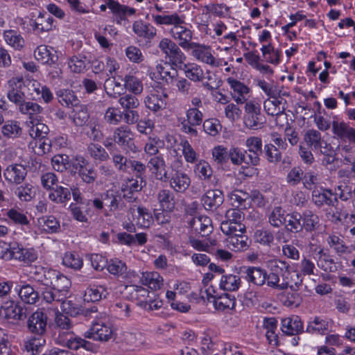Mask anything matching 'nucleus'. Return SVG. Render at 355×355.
<instances>
[{
    "label": "nucleus",
    "instance_id": "f257e3e1",
    "mask_svg": "<svg viewBox=\"0 0 355 355\" xmlns=\"http://www.w3.org/2000/svg\"><path fill=\"white\" fill-rule=\"evenodd\" d=\"M71 285L70 279L57 270L55 278L53 280L51 288H44L42 291V300L47 304H51L54 301L66 300Z\"/></svg>",
    "mask_w": 355,
    "mask_h": 355
},
{
    "label": "nucleus",
    "instance_id": "f03ea898",
    "mask_svg": "<svg viewBox=\"0 0 355 355\" xmlns=\"http://www.w3.org/2000/svg\"><path fill=\"white\" fill-rule=\"evenodd\" d=\"M159 49L164 53L165 58L171 68L182 69L186 60V55L180 49V46L168 38H163L158 44Z\"/></svg>",
    "mask_w": 355,
    "mask_h": 355
},
{
    "label": "nucleus",
    "instance_id": "7ed1b4c3",
    "mask_svg": "<svg viewBox=\"0 0 355 355\" xmlns=\"http://www.w3.org/2000/svg\"><path fill=\"white\" fill-rule=\"evenodd\" d=\"M118 102L123 110L122 112L124 122L129 125L136 123L139 118V112L136 110L139 105V101L136 95L125 94L119 98Z\"/></svg>",
    "mask_w": 355,
    "mask_h": 355
},
{
    "label": "nucleus",
    "instance_id": "20e7f679",
    "mask_svg": "<svg viewBox=\"0 0 355 355\" xmlns=\"http://www.w3.org/2000/svg\"><path fill=\"white\" fill-rule=\"evenodd\" d=\"M276 263L282 271V282L281 283L280 290H284L289 287L292 291H297L302 284L303 278L302 275L296 271H291L289 263L285 261L277 259Z\"/></svg>",
    "mask_w": 355,
    "mask_h": 355
},
{
    "label": "nucleus",
    "instance_id": "39448f33",
    "mask_svg": "<svg viewBox=\"0 0 355 355\" xmlns=\"http://www.w3.org/2000/svg\"><path fill=\"white\" fill-rule=\"evenodd\" d=\"M244 124L248 129L257 130L262 128L266 119L261 113V107L258 103L249 101L245 105Z\"/></svg>",
    "mask_w": 355,
    "mask_h": 355
},
{
    "label": "nucleus",
    "instance_id": "423d86ee",
    "mask_svg": "<svg viewBox=\"0 0 355 355\" xmlns=\"http://www.w3.org/2000/svg\"><path fill=\"white\" fill-rule=\"evenodd\" d=\"M226 220L220 224V230L224 234H230L232 232L246 231L245 225L242 223L244 220L243 213L239 209H230L225 214Z\"/></svg>",
    "mask_w": 355,
    "mask_h": 355
},
{
    "label": "nucleus",
    "instance_id": "0eeeda50",
    "mask_svg": "<svg viewBox=\"0 0 355 355\" xmlns=\"http://www.w3.org/2000/svg\"><path fill=\"white\" fill-rule=\"evenodd\" d=\"M72 167L71 173H78L81 180L87 184L93 183L97 178V173L94 166L82 156L75 157Z\"/></svg>",
    "mask_w": 355,
    "mask_h": 355
},
{
    "label": "nucleus",
    "instance_id": "6e6552de",
    "mask_svg": "<svg viewBox=\"0 0 355 355\" xmlns=\"http://www.w3.org/2000/svg\"><path fill=\"white\" fill-rule=\"evenodd\" d=\"M247 165L257 166L260 163V157L263 154L262 140L259 137L252 136L245 142Z\"/></svg>",
    "mask_w": 355,
    "mask_h": 355
},
{
    "label": "nucleus",
    "instance_id": "1a4fd4ad",
    "mask_svg": "<svg viewBox=\"0 0 355 355\" xmlns=\"http://www.w3.org/2000/svg\"><path fill=\"white\" fill-rule=\"evenodd\" d=\"M128 218L135 221L137 225L144 228H148L154 221L150 209L143 206H131L128 211Z\"/></svg>",
    "mask_w": 355,
    "mask_h": 355
},
{
    "label": "nucleus",
    "instance_id": "9d476101",
    "mask_svg": "<svg viewBox=\"0 0 355 355\" xmlns=\"http://www.w3.org/2000/svg\"><path fill=\"white\" fill-rule=\"evenodd\" d=\"M54 322V329L58 334L57 343L63 346L62 340H68L75 335L71 331L72 322L67 315L59 312L55 314Z\"/></svg>",
    "mask_w": 355,
    "mask_h": 355
},
{
    "label": "nucleus",
    "instance_id": "9b49d317",
    "mask_svg": "<svg viewBox=\"0 0 355 355\" xmlns=\"http://www.w3.org/2000/svg\"><path fill=\"white\" fill-rule=\"evenodd\" d=\"M113 139L119 146L126 147L129 151L132 153L137 151V148L134 143V133L127 125L116 128L113 132Z\"/></svg>",
    "mask_w": 355,
    "mask_h": 355
},
{
    "label": "nucleus",
    "instance_id": "f8f14e48",
    "mask_svg": "<svg viewBox=\"0 0 355 355\" xmlns=\"http://www.w3.org/2000/svg\"><path fill=\"white\" fill-rule=\"evenodd\" d=\"M191 50V55L197 60L212 67H218V62L214 57L209 46L193 42L187 51Z\"/></svg>",
    "mask_w": 355,
    "mask_h": 355
},
{
    "label": "nucleus",
    "instance_id": "ddd939ff",
    "mask_svg": "<svg viewBox=\"0 0 355 355\" xmlns=\"http://www.w3.org/2000/svg\"><path fill=\"white\" fill-rule=\"evenodd\" d=\"M47 315L42 311L34 312L27 320V327L35 335L42 336L46 333Z\"/></svg>",
    "mask_w": 355,
    "mask_h": 355
},
{
    "label": "nucleus",
    "instance_id": "4468645a",
    "mask_svg": "<svg viewBox=\"0 0 355 355\" xmlns=\"http://www.w3.org/2000/svg\"><path fill=\"white\" fill-rule=\"evenodd\" d=\"M113 329L110 324L104 322H95L88 331L85 333V337L96 340L108 341L112 338Z\"/></svg>",
    "mask_w": 355,
    "mask_h": 355
},
{
    "label": "nucleus",
    "instance_id": "2eb2a0df",
    "mask_svg": "<svg viewBox=\"0 0 355 355\" xmlns=\"http://www.w3.org/2000/svg\"><path fill=\"white\" fill-rule=\"evenodd\" d=\"M151 17L157 26H172V28H175L178 25L185 24V17L176 12L164 11L160 15L152 14Z\"/></svg>",
    "mask_w": 355,
    "mask_h": 355
},
{
    "label": "nucleus",
    "instance_id": "dca6fc26",
    "mask_svg": "<svg viewBox=\"0 0 355 355\" xmlns=\"http://www.w3.org/2000/svg\"><path fill=\"white\" fill-rule=\"evenodd\" d=\"M334 137L349 143H355V129L345 121L334 120L331 123Z\"/></svg>",
    "mask_w": 355,
    "mask_h": 355
},
{
    "label": "nucleus",
    "instance_id": "f3484780",
    "mask_svg": "<svg viewBox=\"0 0 355 355\" xmlns=\"http://www.w3.org/2000/svg\"><path fill=\"white\" fill-rule=\"evenodd\" d=\"M148 167L155 178L161 182H166L168 180L167 166L162 155L153 157L148 161Z\"/></svg>",
    "mask_w": 355,
    "mask_h": 355
},
{
    "label": "nucleus",
    "instance_id": "a211bd4d",
    "mask_svg": "<svg viewBox=\"0 0 355 355\" xmlns=\"http://www.w3.org/2000/svg\"><path fill=\"white\" fill-rule=\"evenodd\" d=\"M189 224L192 232L202 237L208 236L213 230L211 219L206 216L193 217Z\"/></svg>",
    "mask_w": 355,
    "mask_h": 355
},
{
    "label": "nucleus",
    "instance_id": "6ab92c4d",
    "mask_svg": "<svg viewBox=\"0 0 355 355\" xmlns=\"http://www.w3.org/2000/svg\"><path fill=\"white\" fill-rule=\"evenodd\" d=\"M171 37L178 42V45L187 50L189 46L193 43L191 42L193 33L192 31L184 24L178 25L175 28H171L170 30Z\"/></svg>",
    "mask_w": 355,
    "mask_h": 355
},
{
    "label": "nucleus",
    "instance_id": "aec40b11",
    "mask_svg": "<svg viewBox=\"0 0 355 355\" xmlns=\"http://www.w3.org/2000/svg\"><path fill=\"white\" fill-rule=\"evenodd\" d=\"M245 231L232 232L225 234L227 238L225 239L226 245L234 251H245L248 247V238L245 234Z\"/></svg>",
    "mask_w": 355,
    "mask_h": 355
},
{
    "label": "nucleus",
    "instance_id": "412c9836",
    "mask_svg": "<svg viewBox=\"0 0 355 355\" xmlns=\"http://www.w3.org/2000/svg\"><path fill=\"white\" fill-rule=\"evenodd\" d=\"M170 187L178 193H184L191 184L189 176L182 171H175L171 176L168 175Z\"/></svg>",
    "mask_w": 355,
    "mask_h": 355
},
{
    "label": "nucleus",
    "instance_id": "4be33fe9",
    "mask_svg": "<svg viewBox=\"0 0 355 355\" xmlns=\"http://www.w3.org/2000/svg\"><path fill=\"white\" fill-rule=\"evenodd\" d=\"M224 201L223 192L218 189L208 190L201 198V202L206 210L213 211L219 207Z\"/></svg>",
    "mask_w": 355,
    "mask_h": 355
},
{
    "label": "nucleus",
    "instance_id": "5701e85b",
    "mask_svg": "<svg viewBox=\"0 0 355 355\" xmlns=\"http://www.w3.org/2000/svg\"><path fill=\"white\" fill-rule=\"evenodd\" d=\"M331 189H324L322 191L314 189L312 192V201L318 207L326 205L331 207H336L338 201L337 198L333 197Z\"/></svg>",
    "mask_w": 355,
    "mask_h": 355
},
{
    "label": "nucleus",
    "instance_id": "b1692460",
    "mask_svg": "<svg viewBox=\"0 0 355 355\" xmlns=\"http://www.w3.org/2000/svg\"><path fill=\"white\" fill-rule=\"evenodd\" d=\"M205 293L208 301H211V299H213L214 307L218 311H224L226 309H233L235 307L236 299L231 294L225 293L215 297V296L209 293L208 290H206Z\"/></svg>",
    "mask_w": 355,
    "mask_h": 355
},
{
    "label": "nucleus",
    "instance_id": "393cba45",
    "mask_svg": "<svg viewBox=\"0 0 355 355\" xmlns=\"http://www.w3.org/2000/svg\"><path fill=\"white\" fill-rule=\"evenodd\" d=\"M3 311L4 318L6 320H22L25 315V311L13 300H6L1 302V311ZM3 313L1 312V315Z\"/></svg>",
    "mask_w": 355,
    "mask_h": 355
},
{
    "label": "nucleus",
    "instance_id": "a878e982",
    "mask_svg": "<svg viewBox=\"0 0 355 355\" xmlns=\"http://www.w3.org/2000/svg\"><path fill=\"white\" fill-rule=\"evenodd\" d=\"M27 175L26 168L21 164H12L4 171L6 180L10 183L20 184Z\"/></svg>",
    "mask_w": 355,
    "mask_h": 355
},
{
    "label": "nucleus",
    "instance_id": "bb28decb",
    "mask_svg": "<svg viewBox=\"0 0 355 355\" xmlns=\"http://www.w3.org/2000/svg\"><path fill=\"white\" fill-rule=\"evenodd\" d=\"M35 59L43 64L51 65L58 60L56 51L46 45L38 46L34 51Z\"/></svg>",
    "mask_w": 355,
    "mask_h": 355
},
{
    "label": "nucleus",
    "instance_id": "cd10ccee",
    "mask_svg": "<svg viewBox=\"0 0 355 355\" xmlns=\"http://www.w3.org/2000/svg\"><path fill=\"white\" fill-rule=\"evenodd\" d=\"M132 30L137 37L144 38L147 42H150L157 35V30L153 25L141 20L133 23Z\"/></svg>",
    "mask_w": 355,
    "mask_h": 355
},
{
    "label": "nucleus",
    "instance_id": "c85d7f7f",
    "mask_svg": "<svg viewBox=\"0 0 355 355\" xmlns=\"http://www.w3.org/2000/svg\"><path fill=\"white\" fill-rule=\"evenodd\" d=\"M243 273L244 278L254 285L263 286L266 282L267 272L260 267H245Z\"/></svg>",
    "mask_w": 355,
    "mask_h": 355
},
{
    "label": "nucleus",
    "instance_id": "c756f323",
    "mask_svg": "<svg viewBox=\"0 0 355 355\" xmlns=\"http://www.w3.org/2000/svg\"><path fill=\"white\" fill-rule=\"evenodd\" d=\"M282 330L287 335H297L304 332L303 323L297 315L282 320Z\"/></svg>",
    "mask_w": 355,
    "mask_h": 355
},
{
    "label": "nucleus",
    "instance_id": "7c9ffc66",
    "mask_svg": "<svg viewBox=\"0 0 355 355\" xmlns=\"http://www.w3.org/2000/svg\"><path fill=\"white\" fill-rule=\"evenodd\" d=\"M227 82L233 89L232 96L234 100L239 104L244 103L247 101L245 95L249 93L250 89L244 83L232 78H228Z\"/></svg>",
    "mask_w": 355,
    "mask_h": 355
},
{
    "label": "nucleus",
    "instance_id": "2f4dec72",
    "mask_svg": "<svg viewBox=\"0 0 355 355\" xmlns=\"http://www.w3.org/2000/svg\"><path fill=\"white\" fill-rule=\"evenodd\" d=\"M91 62V57L84 53H79L69 58L68 66L73 73H83L87 69Z\"/></svg>",
    "mask_w": 355,
    "mask_h": 355
},
{
    "label": "nucleus",
    "instance_id": "473e14b6",
    "mask_svg": "<svg viewBox=\"0 0 355 355\" xmlns=\"http://www.w3.org/2000/svg\"><path fill=\"white\" fill-rule=\"evenodd\" d=\"M157 200L163 211L172 212L176 205L174 193L168 189H161L157 193Z\"/></svg>",
    "mask_w": 355,
    "mask_h": 355
},
{
    "label": "nucleus",
    "instance_id": "72a5a7b5",
    "mask_svg": "<svg viewBox=\"0 0 355 355\" xmlns=\"http://www.w3.org/2000/svg\"><path fill=\"white\" fill-rule=\"evenodd\" d=\"M62 342L63 343V346L73 350H77L80 347H83L90 352H96L97 350V347L94 344L76 335H74L73 337L71 336L68 340H62Z\"/></svg>",
    "mask_w": 355,
    "mask_h": 355
},
{
    "label": "nucleus",
    "instance_id": "f704fd0d",
    "mask_svg": "<svg viewBox=\"0 0 355 355\" xmlns=\"http://www.w3.org/2000/svg\"><path fill=\"white\" fill-rule=\"evenodd\" d=\"M15 293H18L21 300L26 304H34L40 299L38 292L30 284L21 286L19 289L15 290Z\"/></svg>",
    "mask_w": 355,
    "mask_h": 355
},
{
    "label": "nucleus",
    "instance_id": "c9c22d12",
    "mask_svg": "<svg viewBox=\"0 0 355 355\" xmlns=\"http://www.w3.org/2000/svg\"><path fill=\"white\" fill-rule=\"evenodd\" d=\"M167 94H150L146 97L144 103L146 106L153 112H157L159 110L165 108L166 105Z\"/></svg>",
    "mask_w": 355,
    "mask_h": 355
},
{
    "label": "nucleus",
    "instance_id": "e433bc0d",
    "mask_svg": "<svg viewBox=\"0 0 355 355\" xmlns=\"http://www.w3.org/2000/svg\"><path fill=\"white\" fill-rule=\"evenodd\" d=\"M73 123L78 127H82L87 124L89 114L87 109L83 105H76L69 115Z\"/></svg>",
    "mask_w": 355,
    "mask_h": 355
},
{
    "label": "nucleus",
    "instance_id": "4c0bfd02",
    "mask_svg": "<svg viewBox=\"0 0 355 355\" xmlns=\"http://www.w3.org/2000/svg\"><path fill=\"white\" fill-rule=\"evenodd\" d=\"M106 268L111 275L118 278L125 279L128 277L127 266L121 260L110 259L107 262Z\"/></svg>",
    "mask_w": 355,
    "mask_h": 355
},
{
    "label": "nucleus",
    "instance_id": "58836bf2",
    "mask_svg": "<svg viewBox=\"0 0 355 355\" xmlns=\"http://www.w3.org/2000/svg\"><path fill=\"white\" fill-rule=\"evenodd\" d=\"M329 322L320 317H315L312 321L309 322L306 332L324 335L328 331Z\"/></svg>",
    "mask_w": 355,
    "mask_h": 355
},
{
    "label": "nucleus",
    "instance_id": "ea45409f",
    "mask_svg": "<svg viewBox=\"0 0 355 355\" xmlns=\"http://www.w3.org/2000/svg\"><path fill=\"white\" fill-rule=\"evenodd\" d=\"M182 69L185 74L186 78L191 81L198 83L204 79V71L200 66L196 64H184Z\"/></svg>",
    "mask_w": 355,
    "mask_h": 355
},
{
    "label": "nucleus",
    "instance_id": "a19ab883",
    "mask_svg": "<svg viewBox=\"0 0 355 355\" xmlns=\"http://www.w3.org/2000/svg\"><path fill=\"white\" fill-rule=\"evenodd\" d=\"M316 255L318 256L316 259L317 265L324 272H334L337 270V266L334 261L322 249H320Z\"/></svg>",
    "mask_w": 355,
    "mask_h": 355
},
{
    "label": "nucleus",
    "instance_id": "79ce46f5",
    "mask_svg": "<svg viewBox=\"0 0 355 355\" xmlns=\"http://www.w3.org/2000/svg\"><path fill=\"white\" fill-rule=\"evenodd\" d=\"M46 14L40 12L37 19L31 24L33 30L37 31L39 33L49 31L53 28L54 19L53 17L48 16L45 18Z\"/></svg>",
    "mask_w": 355,
    "mask_h": 355
},
{
    "label": "nucleus",
    "instance_id": "37998d69",
    "mask_svg": "<svg viewBox=\"0 0 355 355\" xmlns=\"http://www.w3.org/2000/svg\"><path fill=\"white\" fill-rule=\"evenodd\" d=\"M14 193L20 201L30 202L35 195V190L31 183H24L16 187Z\"/></svg>",
    "mask_w": 355,
    "mask_h": 355
},
{
    "label": "nucleus",
    "instance_id": "c03bdc74",
    "mask_svg": "<svg viewBox=\"0 0 355 355\" xmlns=\"http://www.w3.org/2000/svg\"><path fill=\"white\" fill-rule=\"evenodd\" d=\"M141 282L152 290H157L162 285L163 279L157 272H143L140 277Z\"/></svg>",
    "mask_w": 355,
    "mask_h": 355
},
{
    "label": "nucleus",
    "instance_id": "a18cd8bd",
    "mask_svg": "<svg viewBox=\"0 0 355 355\" xmlns=\"http://www.w3.org/2000/svg\"><path fill=\"white\" fill-rule=\"evenodd\" d=\"M165 142L157 136L149 137L144 146V152L150 156H157L159 154V149L164 147Z\"/></svg>",
    "mask_w": 355,
    "mask_h": 355
},
{
    "label": "nucleus",
    "instance_id": "49530a36",
    "mask_svg": "<svg viewBox=\"0 0 355 355\" xmlns=\"http://www.w3.org/2000/svg\"><path fill=\"white\" fill-rule=\"evenodd\" d=\"M241 283V278L238 275H225L221 277L220 287L224 291H235L239 288Z\"/></svg>",
    "mask_w": 355,
    "mask_h": 355
},
{
    "label": "nucleus",
    "instance_id": "de8ad7c7",
    "mask_svg": "<svg viewBox=\"0 0 355 355\" xmlns=\"http://www.w3.org/2000/svg\"><path fill=\"white\" fill-rule=\"evenodd\" d=\"M19 247V244L16 242L1 240V259L8 261L15 259V257H19V254L17 252Z\"/></svg>",
    "mask_w": 355,
    "mask_h": 355
},
{
    "label": "nucleus",
    "instance_id": "09e8293b",
    "mask_svg": "<svg viewBox=\"0 0 355 355\" xmlns=\"http://www.w3.org/2000/svg\"><path fill=\"white\" fill-rule=\"evenodd\" d=\"M302 229L306 232H313L319 223L318 216L311 210H306L302 214Z\"/></svg>",
    "mask_w": 355,
    "mask_h": 355
},
{
    "label": "nucleus",
    "instance_id": "8fccbe9b",
    "mask_svg": "<svg viewBox=\"0 0 355 355\" xmlns=\"http://www.w3.org/2000/svg\"><path fill=\"white\" fill-rule=\"evenodd\" d=\"M73 161L65 154H58L51 159V164L54 170L58 172H64L72 166Z\"/></svg>",
    "mask_w": 355,
    "mask_h": 355
},
{
    "label": "nucleus",
    "instance_id": "3c124183",
    "mask_svg": "<svg viewBox=\"0 0 355 355\" xmlns=\"http://www.w3.org/2000/svg\"><path fill=\"white\" fill-rule=\"evenodd\" d=\"M87 152L92 158L99 162H106L110 159L109 153L98 144L90 143L87 146Z\"/></svg>",
    "mask_w": 355,
    "mask_h": 355
},
{
    "label": "nucleus",
    "instance_id": "603ef678",
    "mask_svg": "<svg viewBox=\"0 0 355 355\" xmlns=\"http://www.w3.org/2000/svg\"><path fill=\"white\" fill-rule=\"evenodd\" d=\"M56 96L59 103L63 106H76L78 103V99L72 90L60 89Z\"/></svg>",
    "mask_w": 355,
    "mask_h": 355
},
{
    "label": "nucleus",
    "instance_id": "864d4df0",
    "mask_svg": "<svg viewBox=\"0 0 355 355\" xmlns=\"http://www.w3.org/2000/svg\"><path fill=\"white\" fill-rule=\"evenodd\" d=\"M288 219L286 220V229L291 233L301 232L302 229L301 214L298 212H293L288 214Z\"/></svg>",
    "mask_w": 355,
    "mask_h": 355
},
{
    "label": "nucleus",
    "instance_id": "5fc2aeb1",
    "mask_svg": "<svg viewBox=\"0 0 355 355\" xmlns=\"http://www.w3.org/2000/svg\"><path fill=\"white\" fill-rule=\"evenodd\" d=\"M55 274H57V270H44V268H41L40 271L35 272V279L45 286L46 287V288H50L53 280L55 278Z\"/></svg>",
    "mask_w": 355,
    "mask_h": 355
},
{
    "label": "nucleus",
    "instance_id": "6e6d98bb",
    "mask_svg": "<svg viewBox=\"0 0 355 355\" xmlns=\"http://www.w3.org/2000/svg\"><path fill=\"white\" fill-rule=\"evenodd\" d=\"M107 6L114 14L119 15L121 19H125L127 15H132L136 12L135 8L121 5L114 0H107Z\"/></svg>",
    "mask_w": 355,
    "mask_h": 355
},
{
    "label": "nucleus",
    "instance_id": "4d7b16f0",
    "mask_svg": "<svg viewBox=\"0 0 355 355\" xmlns=\"http://www.w3.org/2000/svg\"><path fill=\"white\" fill-rule=\"evenodd\" d=\"M49 198L55 203H65L71 198V191L66 187L57 186L53 191L49 193Z\"/></svg>",
    "mask_w": 355,
    "mask_h": 355
},
{
    "label": "nucleus",
    "instance_id": "13d9d810",
    "mask_svg": "<svg viewBox=\"0 0 355 355\" xmlns=\"http://www.w3.org/2000/svg\"><path fill=\"white\" fill-rule=\"evenodd\" d=\"M285 210L281 207H275L268 216L269 223L275 227H279L286 221Z\"/></svg>",
    "mask_w": 355,
    "mask_h": 355
},
{
    "label": "nucleus",
    "instance_id": "bf43d9fd",
    "mask_svg": "<svg viewBox=\"0 0 355 355\" xmlns=\"http://www.w3.org/2000/svg\"><path fill=\"white\" fill-rule=\"evenodd\" d=\"M1 132L3 136L14 139L18 137L21 135V128L19 126V123L18 121L10 120L7 121L1 127Z\"/></svg>",
    "mask_w": 355,
    "mask_h": 355
},
{
    "label": "nucleus",
    "instance_id": "052dcab7",
    "mask_svg": "<svg viewBox=\"0 0 355 355\" xmlns=\"http://www.w3.org/2000/svg\"><path fill=\"white\" fill-rule=\"evenodd\" d=\"M254 238L256 242L268 247H270L275 241L274 234L267 229L256 230Z\"/></svg>",
    "mask_w": 355,
    "mask_h": 355
},
{
    "label": "nucleus",
    "instance_id": "680f3d73",
    "mask_svg": "<svg viewBox=\"0 0 355 355\" xmlns=\"http://www.w3.org/2000/svg\"><path fill=\"white\" fill-rule=\"evenodd\" d=\"M38 223L44 227V230L46 233L58 232L60 228V222L53 216L40 218Z\"/></svg>",
    "mask_w": 355,
    "mask_h": 355
},
{
    "label": "nucleus",
    "instance_id": "e2e57ef3",
    "mask_svg": "<svg viewBox=\"0 0 355 355\" xmlns=\"http://www.w3.org/2000/svg\"><path fill=\"white\" fill-rule=\"evenodd\" d=\"M109 294L105 286H93L87 288L85 297L88 301L98 302L103 297L105 298Z\"/></svg>",
    "mask_w": 355,
    "mask_h": 355
},
{
    "label": "nucleus",
    "instance_id": "0e129e2a",
    "mask_svg": "<svg viewBox=\"0 0 355 355\" xmlns=\"http://www.w3.org/2000/svg\"><path fill=\"white\" fill-rule=\"evenodd\" d=\"M338 152L341 156V162L344 164H355V150L350 144L339 146Z\"/></svg>",
    "mask_w": 355,
    "mask_h": 355
},
{
    "label": "nucleus",
    "instance_id": "69168bd1",
    "mask_svg": "<svg viewBox=\"0 0 355 355\" xmlns=\"http://www.w3.org/2000/svg\"><path fill=\"white\" fill-rule=\"evenodd\" d=\"M125 88L134 95L140 94L143 91L142 83L135 76L127 75L123 78Z\"/></svg>",
    "mask_w": 355,
    "mask_h": 355
},
{
    "label": "nucleus",
    "instance_id": "338daca9",
    "mask_svg": "<svg viewBox=\"0 0 355 355\" xmlns=\"http://www.w3.org/2000/svg\"><path fill=\"white\" fill-rule=\"evenodd\" d=\"M194 172L201 180H209L212 177L213 171L208 162L201 160L196 166Z\"/></svg>",
    "mask_w": 355,
    "mask_h": 355
},
{
    "label": "nucleus",
    "instance_id": "774afa93",
    "mask_svg": "<svg viewBox=\"0 0 355 355\" xmlns=\"http://www.w3.org/2000/svg\"><path fill=\"white\" fill-rule=\"evenodd\" d=\"M304 140L307 145L310 146L313 150H318V148L321 147L322 144L321 134L316 130H309L304 135Z\"/></svg>",
    "mask_w": 355,
    "mask_h": 355
}]
</instances>
